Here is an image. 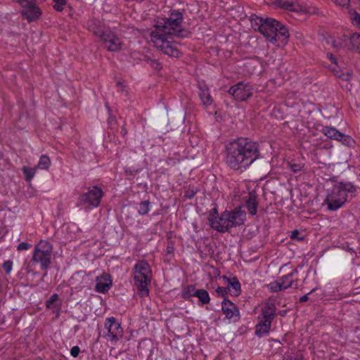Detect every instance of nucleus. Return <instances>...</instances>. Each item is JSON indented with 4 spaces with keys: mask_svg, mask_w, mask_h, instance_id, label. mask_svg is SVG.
<instances>
[{
    "mask_svg": "<svg viewBox=\"0 0 360 360\" xmlns=\"http://www.w3.org/2000/svg\"><path fill=\"white\" fill-rule=\"evenodd\" d=\"M259 158L258 143L248 138L240 137L226 145L225 162L233 170L243 172Z\"/></svg>",
    "mask_w": 360,
    "mask_h": 360,
    "instance_id": "1",
    "label": "nucleus"
},
{
    "mask_svg": "<svg viewBox=\"0 0 360 360\" xmlns=\"http://www.w3.org/2000/svg\"><path fill=\"white\" fill-rule=\"evenodd\" d=\"M252 27L257 30L269 41L274 44H285L289 37L288 29L279 21L260 17L251 18Z\"/></svg>",
    "mask_w": 360,
    "mask_h": 360,
    "instance_id": "2",
    "label": "nucleus"
},
{
    "mask_svg": "<svg viewBox=\"0 0 360 360\" xmlns=\"http://www.w3.org/2000/svg\"><path fill=\"white\" fill-rule=\"evenodd\" d=\"M246 219V213L242 207L236 208L233 211H225L217 219L216 217L209 218V224L219 232H226L231 228L243 224Z\"/></svg>",
    "mask_w": 360,
    "mask_h": 360,
    "instance_id": "3",
    "label": "nucleus"
},
{
    "mask_svg": "<svg viewBox=\"0 0 360 360\" xmlns=\"http://www.w3.org/2000/svg\"><path fill=\"white\" fill-rule=\"evenodd\" d=\"M356 188L350 182H340L333 186L331 191L328 194L325 202L328 210L336 211L342 207L347 200L348 195L354 196Z\"/></svg>",
    "mask_w": 360,
    "mask_h": 360,
    "instance_id": "4",
    "label": "nucleus"
},
{
    "mask_svg": "<svg viewBox=\"0 0 360 360\" xmlns=\"http://www.w3.org/2000/svg\"><path fill=\"white\" fill-rule=\"evenodd\" d=\"M134 285L141 297L149 295L148 285L150 283L151 270L150 265L145 261H139L132 269Z\"/></svg>",
    "mask_w": 360,
    "mask_h": 360,
    "instance_id": "5",
    "label": "nucleus"
},
{
    "mask_svg": "<svg viewBox=\"0 0 360 360\" xmlns=\"http://www.w3.org/2000/svg\"><path fill=\"white\" fill-rule=\"evenodd\" d=\"M150 36L154 46L163 53L172 57L179 56L180 51L177 45L172 41V35L165 34L160 31H152Z\"/></svg>",
    "mask_w": 360,
    "mask_h": 360,
    "instance_id": "6",
    "label": "nucleus"
},
{
    "mask_svg": "<svg viewBox=\"0 0 360 360\" xmlns=\"http://www.w3.org/2000/svg\"><path fill=\"white\" fill-rule=\"evenodd\" d=\"M276 307L274 303H266L258 316V323L256 326V335L262 337L269 334L271 322L276 316Z\"/></svg>",
    "mask_w": 360,
    "mask_h": 360,
    "instance_id": "7",
    "label": "nucleus"
},
{
    "mask_svg": "<svg viewBox=\"0 0 360 360\" xmlns=\"http://www.w3.org/2000/svg\"><path fill=\"white\" fill-rule=\"evenodd\" d=\"M183 15L179 11H172L168 18L164 19L162 22L155 25L154 31H160L168 35H179L181 31V24Z\"/></svg>",
    "mask_w": 360,
    "mask_h": 360,
    "instance_id": "8",
    "label": "nucleus"
},
{
    "mask_svg": "<svg viewBox=\"0 0 360 360\" xmlns=\"http://www.w3.org/2000/svg\"><path fill=\"white\" fill-rule=\"evenodd\" d=\"M53 247L46 240H40L34 248L32 260L39 263L43 270H46L51 262Z\"/></svg>",
    "mask_w": 360,
    "mask_h": 360,
    "instance_id": "9",
    "label": "nucleus"
},
{
    "mask_svg": "<svg viewBox=\"0 0 360 360\" xmlns=\"http://www.w3.org/2000/svg\"><path fill=\"white\" fill-rule=\"evenodd\" d=\"M105 328L107 333L103 337L112 343H116L122 338L124 335L121 324L117 321L115 317H108L105 319Z\"/></svg>",
    "mask_w": 360,
    "mask_h": 360,
    "instance_id": "10",
    "label": "nucleus"
},
{
    "mask_svg": "<svg viewBox=\"0 0 360 360\" xmlns=\"http://www.w3.org/2000/svg\"><path fill=\"white\" fill-rule=\"evenodd\" d=\"M103 196L102 189L98 186L89 188L86 193H82L79 197V200L82 204H86L91 207H97L101 203V198Z\"/></svg>",
    "mask_w": 360,
    "mask_h": 360,
    "instance_id": "11",
    "label": "nucleus"
},
{
    "mask_svg": "<svg viewBox=\"0 0 360 360\" xmlns=\"http://www.w3.org/2000/svg\"><path fill=\"white\" fill-rule=\"evenodd\" d=\"M229 94L238 101H244L252 96L253 88L248 83L240 82L230 87Z\"/></svg>",
    "mask_w": 360,
    "mask_h": 360,
    "instance_id": "12",
    "label": "nucleus"
},
{
    "mask_svg": "<svg viewBox=\"0 0 360 360\" xmlns=\"http://www.w3.org/2000/svg\"><path fill=\"white\" fill-rule=\"evenodd\" d=\"M105 49L109 51H117L122 45V40L112 31L104 30L99 34Z\"/></svg>",
    "mask_w": 360,
    "mask_h": 360,
    "instance_id": "13",
    "label": "nucleus"
},
{
    "mask_svg": "<svg viewBox=\"0 0 360 360\" xmlns=\"http://www.w3.org/2000/svg\"><path fill=\"white\" fill-rule=\"evenodd\" d=\"M20 3L23 7L21 13L28 22L37 20L41 15L39 8L36 6L32 1L20 0Z\"/></svg>",
    "mask_w": 360,
    "mask_h": 360,
    "instance_id": "14",
    "label": "nucleus"
},
{
    "mask_svg": "<svg viewBox=\"0 0 360 360\" xmlns=\"http://www.w3.org/2000/svg\"><path fill=\"white\" fill-rule=\"evenodd\" d=\"M322 131L327 137L339 141L346 146H351L354 142L350 136L342 134L335 127H324Z\"/></svg>",
    "mask_w": 360,
    "mask_h": 360,
    "instance_id": "15",
    "label": "nucleus"
},
{
    "mask_svg": "<svg viewBox=\"0 0 360 360\" xmlns=\"http://www.w3.org/2000/svg\"><path fill=\"white\" fill-rule=\"evenodd\" d=\"M112 285V281L108 275H103L96 278L95 290L98 292L105 293Z\"/></svg>",
    "mask_w": 360,
    "mask_h": 360,
    "instance_id": "16",
    "label": "nucleus"
},
{
    "mask_svg": "<svg viewBox=\"0 0 360 360\" xmlns=\"http://www.w3.org/2000/svg\"><path fill=\"white\" fill-rule=\"evenodd\" d=\"M221 309L227 319H232L239 314V311L233 302L227 299H224L221 303Z\"/></svg>",
    "mask_w": 360,
    "mask_h": 360,
    "instance_id": "17",
    "label": "nucleus"
},
{
    "mask_svg": "<svg viewBox=\"0 0 360 360\" xmlns=\"http://www.w3.org/2000/svg\"><path fill=\"white\" fill-rule=\"evenodd\" d=\"M245 200V206L251 215H255L257 212V196L254 192H250L247 196L244 198Z\"/></svg>",
    "mask_w": 360,
    "mask_h": 360,
    "instance_id": "18",
    "label": "nucleus"
},
{
    "mask_svg": "<svg viewBox=\"0 0 360 360\" xmlns=\"http://www.w3.org/2000/svg\"><path fill=\"white\" fill-rule=\"evenodd\" d=\"M297 273H298V271H297V269H295L290 273H289L286 275H284L279 278V281L281 283V285L283 290H285L290 287H292L295 282V288H297V281H295L293 279V276L295 274H297Z\"/></svg>",
    "mask_w": 360,
    "mask_h": 360,
    "instance_id": "19",
    "label": "nucleus"
},
{
    "mask_svg": "<svg viewBox=\"0 0 360 360\" xmlns=\"http://www.w3.org/2000/svg\"><path fill=\"white\" fill-rule=\"evenodd\" d=\"M278 5L285 10L295 12H305L306 11L302 7L297 4L292 2L291 0H276Z\"/></svg>",
    "mask_w": 360,
    "mask_h": 360,
    "instance_id": "20",
    "label": "nucleus"
},
{
    "mask_svg": "<svg viewBox=\"0 0 360 360\" xmlns=\"http://www.w3.org/2000/svg\"><path fill=\"white\" fill-rule=\"evenodd\" d=\"M200 98L205 105H210L212 103V99L206 86H200Z\"/></svg>",
    "mask_w": 360,
    "mask_h": 360,
    "instance_id": "21",
    "label": "nucleus"
},
{
    "mask_svg": "<svg viewBox=\"0 0 360 360\" xmlns=\"http://www.w3.org/2000/svg\"><path fill=\"white\" fill-rule=\"evenodd\" d=\"M195 297H197L202 304H208L210 301L209 293L204 289H198L195 292Z\"/></svg>",
    "mask_w": 360,
    "mask_h": 360,
    "instance_id": "22",
    "label": "nucleus"
},
{
    "mask_svg": "<svg viewBox=\"0 0 360 360\" xmlns=\"http://www.w3.org/2000/svg\"><path fill=\"white\" fill-rule=\"evenodd\" d=\"M224 278L228 281L229 284H230L231 288L235 290L234 295H239L240 292V283L238 281V280L236 277H233L232 279H230L226 276H224Z\"/></svg>",
    "mask_w": 360,
    "mask_h": 360,
    "instance_id": "23",
    "label": "nucleus"
},
{
    "mask_svg": "<svg viewBox=\"0 0 360 360\" xmlns=\"http://www.w3.org/2000/svg\"><path fill=\"white\" fill-rule=\"evenodd\" d=\"M350 43L352 46V49L360 52V34L354 33L350 37Z\"/></svg>",
    "mask_w": 360,
    "mask_h": 360,
    "instance_id": "24",
    "label": "nucleus"
},
{
    "mask_svg": "<svg viewBox=\"0 0 360 360\" xmlns=\"http://www.w3.org/2000/svg\"><path fill=\"white\" fill-rule=\"evenodd\" d=\"M58 295L57 293L53 294L50 298L46 302V307L49 309H56L58 310L60 306H56L55 302L58 300Z\"/></svg>",
    "mask_w": 360,
    "mask_h": 360,
    "instance_id": "25",
    "label": "nucleus"
},
{
    "mask_svg": "<svg viewBox=\"0 0 360 360\" xmlns=\"http://www.w3.org/2000/svg\"><path fill=\"white\" fill-rule=\"evenodd\" d=\"M50 165L51 160L46 155H42L39 158L37 167L41 169H47L50 167Z\"/></svg>",
    "mask_w": 360,
    "mask_h": 360,
    "instance_id": "26",
    "label": "nucleus"
},
{
    "mask_svg": "<svg viewBox=\"0 0 360 360\" xmlns=\"http://www.w3.org/2000/svg\"><path fill=\"white\" fill-rule=\"evenodd\" d=\"M150 201L144 200L140 202L138 212L140 215H146L150 211Z\"/></svg>",
    "mask_w": 360,
    "mask_h": 360,
    "instance_id": "27",
    "label": "nucleus"
},
{
    "mask_svg": "<svg viewBox=\"0 0 360 360\" xmlns=\"http://www.w3.org/2000/svg\"><path fill=\"white\" fill-rule=\"evenodd\" d=\"M25 176V180L27 181H30L31 179L34 177L35 173H36V169L35 168H30L27 167H23L22 169Z\"/></svg>",
    "mask_w": 360,
    "mask_h": 360,
    "instance_id": "28",
    "label": "nucleus"
},
{
    "mask_svg": "<svg viewBox=\"0 0 360 360\" xmlns=\"http://www.w3.org/2000/svg\"><path fill=\"white\" fill-rule=\"evenodd\" d=\"M198 189L193 186H189L184 191V197L186 199H191L193 198L195 194L198 193Z\"/></svg>",
    "mask_w": 360,
    "mask_h": 360,
    "instance_id": "29",
    "label": "nucleus"
},
{
    "mask_svg": "<svg viewBox=\"0 0 360 360\" xmlns=\"http://www.w3.org/2000/svg\"><path fill=\"white\" fill-rule=\"evenodd\" d=\"M198 290V289H196L194 285H188L184 290L183 297L184 298L195 297V292H197Z\"/></svg>",
    "mask_w": 360,
    "mask_h": 360,
    "instance_id": "30",
    "label": "nucleus"
},
{
    "mask_svg": "<svg viewBox=\"0 0 360 360\" xmlns=\"http://www.w3.org/2000/svg\"><path fill=\"white\" fill-rule=\"evenodd\" d=\"M269 286L270 290L273 292H278L279 291L283 290L279 280L270 283Z\"/></svg>",
    "mask_w": 360,
    "mask_h": 360,
    "instance_id": "31",
    "label": "nucleus"
},
{
    "mask_svg": "<svg viewBox=\"0 0 360 360\" xmlns=\"http://www.w3.org/2000/svg\"><path fill=\"white\" fill-rule=\"evenodd\" d=\"M288 165H289L290 168L291 169V170L295 173L302 171L304 168V165L300 162L296 163V162H288Z\"/></svg>",
    "mask_w": 360,
    "mask_h": 360,
    "instance_id": "32",
    "label": "nucleus"
},
{
    "mask_svg": "<svg viewBox=\"0 0 360 360\" xmlns=\"http://www.w3.org/2000/svg\"><path fill=\"white\" fill-rule=\"evenodd\" d=\"M55 4L53 8L57 11H61L63 9V6L66 4V0H53Z\"/></svg>",
    "mask_w": 360,
    "mask_h": 360,
    "instance_id": "33",
    "label": "nucleus"
},
{
    "mask_svg": "<svg viewBox=\"0 0 360 360\" xmlns=\"http://www.w3.org/2000/svg\"><path fill=\"white\" fill-rule=\"evenodd\" d=\"M13 262L11 260L5 261L3 263V268L7 274H9L12 270Z\"/></svg>",
    "mask_w": 360,
    "mask_h": 360,
    "instance_id": "34",
    "label": "nucleus"
},
{
    "mask_svg": "<svg viewBox=\"0 0 360 360\" xmlns=\"http://www.w3.org/2000/svg\"><path fill=\"white\" fill-rule=\"evenodd\" d=\"M290 238L292 240H297L298 241H302L304 238V236H300V233L297 230H294L292 232V233L290 235Z\"/></svg>",
    "mask_w": 360,
    "mask_h": 360,
    "instance_id": "35",
    "label": "nucleus"
},
{
    "mask_svg": "<svg viewBox=\"0 0 360 360\" xmlns=\"http://www.w3.org/2000/svg\"><path fill=\"white\" fill-rule=\"evenodd\" d=\"M335 75L337 77H338L339 78L342 79V80H345V81H347L350 79L351 77V73L349 72H346V73H340L339 74V72H335Z\"/></svg>",
    "mask_w": 360,
    "mask_h": 360,
    "instance_id": "36",
    "label": "nucleus"
},
{
    "mask_svg": "<svg viewBox=\"0 0 360 360\" xmlns=\"http://www.w3.org/2000/svg\"><path fill=\"white\" fill-rule=\"evenodd\" d=\"M31 247H32L31 244L25 243V242H22V243H20L17 246V250L18 251L27 250H28Z\"/></svg>",
    "mask_w": 360,
    "mask_h": 360,
    "instance_id": "37",
    "label": "nucleus"
},
{
    "mask_svg": "<svg viewBox=\"0 0 360 360\" xmlns=\"http://www.w3.org/2000/svg\"><path fill=\"white\" fill-rule=\"evenodd\" d=\"M327 44H330L333 47L337 49L340 46V43L336 42V41L331 37L327 39Z\"/></svg>",
    "mask_w": 360,
    "mask_h": 360,
    "instance_id": "38",
    "label": "nucleus"
},
{
    "mask_svg": "<svg viewBox=\"0 0 360 360\" xmlns=\"http://www.w3.org/2000/svg\"><path fill=\"white\" fill-rule=\"evenodd\" d=\"M79 352H80V349H79V347L78 346H74L70 349V354L73 357L78 356Z\"/></svg>",
    "mask_w": 360,
    "mask_h": 360,
    "instance_id": "39",
    "label": "nucleus"
},
{
    "mask_svg": "<svg viewBox=\"0 0 360 360\" xmlns=\"http://www.w3.org/2000/svg\"><path fill=\"white\" fill-rule=\"evenodd\" d=\"M336 5L340 6H347L349 5V0H332Z\"/></svg>",
    "mask_w": 360,
    "mask_h": 360,
    "instance_id": "40",
    "label": "nucleus"
},
{
    "mask_svg": "<svg viewBox=\"0 0 360 360\" xmlns=\"http://www.w3.org/2000/svg\"><path fill=\"white\" fill-rule=\"evenodd\" d=\"M352 22L356 25H360V14L355 12L352 16Z\"/></svg>",
    "mask_w": 360,
    "mask_h": 360,
    "instance_id": "41",
    "label": "nucleus"
},
{
    "mask_svg": "<svg viewBox=\"0 0 360 360\" xmlns=\"http://www.w3.org/2000/svg\"><path fill=\"white\" fill-rule=\"evenodd\" d=\"M150 65L155 70L161 69V65L155 60H149Z\"/></svg>",
    "mask_w": 360,
    "mask_h": 360,
    "instance_id": "42",
    "label": "nucleus"
},
{
    "mask_svg": "<svg viewBox=\"0 0 360 360\" xmlns=\"http://www.w3.org/2000/svg\"><path fill=\"white\" fill-rule=\"evenodd\" d=\"M285 360H304L302 355H295V356H287L285 357Z\"/></svg>",
    "mask_w": 360,
    "mask_h": 360,
    "instance_id": "43",
    "label": "nucleus"
},
{
    "mask_svg": "<svg viewBox=\"0 0 360 360\" xmlns=\"http://www.w3.org/2000/svg\"><path fill=\"white\" fill-rule=\"evenodd\" d=\"M315 290V288L311 290L309 292L307 293L306 295L302 296L300 297V302H304L307 300H309V295L311 294L312 292Z\"/></svg>",
    "mask_w": 360,
    "mask_h": 360,
    "instance_id": "44",
    "label": "nucleus"
},
{
    "mask_svg": "<svg viewBox=\"0 0 360 360\" xmlns=\"http://www.w3.org/2000/svg\"><path fill=\"white\" fill-rule=\"evenodd\" d=\"M217 293L220 296H224L226 292V290L223 287H218L216 290Z\"/></svg>",
    "mask_w": 360,
    "mask_h": 360,
    "instance_id": "45",
    "label": "nucleus"
},
{
    "mask_svg": "<svg viewBox=\"0 0 360 360\" xmlns=\"http://www.w3.org/2000/svg\"><path fill=\"white\" fill-rule=\"evenodd\" d=\"M326 57L333 63H336V58L330 53H327Z\"/></svg>",
    "mask_w": 360,
    "mask_h": 360,
    "instance_id": "46",
    "label": "nucleus"
},
{
    "mask_svg": "<svg viewBox=\"0 0 360 360\" xmlns=\"http://www.w3.org/2000/svg\"><path fill=\"white\" fill-rule=\"evenodd\" d=\"M167 253H168V254H172V253H173V252H174V248H173V246H169V245H168V246H167Z\"/></svg>",
    "mask_w": 360,
    "mask_h": 360,
    "instance_id": "47",
    "label": "nucleus"
},
{
    "mask_svg": "<svg viewBox=\"0 0 360 360\" xmlns=\"http://www.w3.org/2000/svg\"><path fill=\"white\" fill-rule=\"evenodd\" d=\"M127 133V131L124 127H123L121 129V134L124 136Z\"/></svg>",
    "mask_w": 360,
    "mask_h": 360,
    "instance_id": "48",
    "label": "nucleus"
},
{
    "mask_svg": "<svg viewBox=\"0 0 360 360\" xmlns=\"http://www.w3.org/2000/svg\"><path fill=\"white\" fill-rule=\"evenodd\" d=\"M35 3H41L44 1L45 0H34Z\"/></svg>",
    "mask_w": 360,
    "mask_h": 360,
    "instance_id": "49",
    "label": "nucleus"
},
{
    "mask_svg": "<svg viewBox=\"0 0 360 360\" xmlns=\"http://www.w3.org/2000/svg\"><path fill=\"white\" fill-rule=\"evenodd\" d=\"M117 85H121V82H117Z\"/></svg>",
    "mask_w": 360,
    "mask_h": 360,
    "instance_id": "50",
    "label": "nucleus"
}]
</instances>
